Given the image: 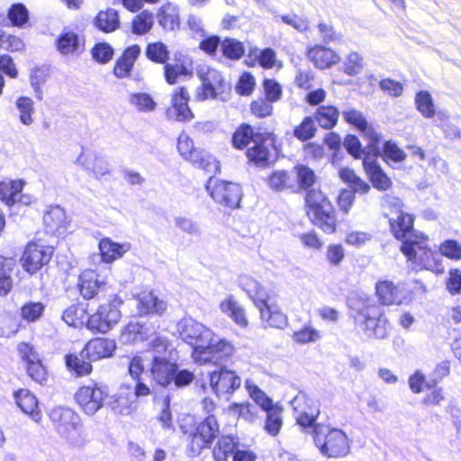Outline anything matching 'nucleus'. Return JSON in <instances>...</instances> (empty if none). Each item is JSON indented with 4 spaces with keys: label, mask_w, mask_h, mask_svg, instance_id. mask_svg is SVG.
Instances as JSON below:
<instances>
[{
    "label": "nucleus",
    "mask_w": 461,
    "mask_h": 461,
    "mask_svg": "<svg viewBox=\"0 0 461 461\" xmlns=\"http://www.w3.org/2000/svg\"><path fill=\"white\" fill-rule=\"evenodd\" d=\"M267 419L265 423L266 431L272 436H276L279 433L282 427V409L274 406L273 408L266 411Z\"/></svg>",
    "instance_id": "47"
},
{
    "label": "nucleus",
    "mask_w": 461,
    "mask_h": 461,
    "mask_svg": "<svg viewBox=\"0 0 461 461\" xmlns=\"http://www.w3.org/2000/svg\"><path fill=\"white\" fill-rule=\"evenodd\" d=\"M153 23V14L148 11H143L133 18L132 32L138 35L147 33L152 28Z\"/></svg>",
    "instance_id": "53"
},
{
    "label": "nucleus",
    "mask_w": 461,
    "mask_h": 461,
    "mask_svg": "<svg viewBox=\"0 0 461 461\" xmlns=\"http://www.w3.org/2000/svg\"><path fill=\"white\" fill-rule=\"evenodd\" d=\"M339 111L332 105H321L314 113V119L320 127L323 129H332L338 122Z\"/></svg>",
    "instance_id": "41"
},
{
    "label": "nucleus",
    "mask_w": 461,
    "mask_h": 461,
    "mask_svg": "<svg viewBox=\"0 0 461 461\" xmlns=\"http://www.w3.org/2000/svg\"><path fill=\"white\" fill-rule=\"evenodd\" d=\"M268 185L272 190L283 192L285 190H296L294 177L285 170L275 171L268 177Z\"/></svg>",
    "instance_id": "42"
},
{
    "label": "nucleus",
    "mask_w": 461,
    "mask_h": 461,
    "mask_svg": "<svg viewBox=\"0 0 461 461\" xmlns=\"http://www.w3.org/2000/svg\"><path fill=\"white\" fill-rule=\"evenodd\" d=\"M307 214L312 221L326 233L336 230V217L333 206L319 190H311L305 197Z\"/></svg>",
    "instance_id": "4"
},
{
    "label": "nucleus",
    "mask_w": 461,
    "mask_h": 461,
    "mask_svg": "<svg viewBox=\"0 0 461 461\" xmlns=\"http://www.w3.org/2000/svg\"><path fill=\"white\" fill-rule=\"evenodd\" d=\"M239 285L259 311L264 327L280 330L286 327L287 316L276 304L268 303L269 293L259 282L251 276H243L240 277Z\"/></svg>",
    "instance_id": "2"
},
{
    "label": "nucleus",
    "mask_w": 461,
    "mask_h": 461,
    "mask_svg": "<svg viewBox=\"0 0 461 461\" xmlns=\"http://www.w3.org/2000/svg\"><path fill=\"white\" fill-rule=\"evenodd\" d=\"M21 358L25 362L30 377L39 384L47 380V371L34 348L27 343L18 346Z\"/></svg>",
    "instance_id": "22"
},
{
    "label": "nucleus",
    "mask_w": 461,
    "mask_h": 461,
    "mask_svg": "<svg viewBox=\"0 0 461 461\" xmlns=\"http://www.w3.org/2000/svg\"><path fill=\"white\" fill-rule=\"evenodd\" d=\"M414 217L400 212L396 220H390L394 237L402 241L400 250L406 258L408 267L413 271L423 269L438 271L433 252L428 246V237L413 230Z\"/></svg>",
    "instance_id": "1"
},
{
    "label": "nucleus",
    "mask_w": 461,
    "mask_h": 461,
    "mask_svg": "<svg viewBox=\"0 0 461 461\" xmlns=\"http://www.w3.org/2000/svg\"><path fill=\"white\" fill-rule=\"evenodd\" d=\"M209 381L212 391L217 395L233 393L241 385V378L225 366L211 372Z\"/></svg>",
    "instance_id": "19"
},
{
    "label": "nucleus",
    "mask_w": 461,
    "mask_h": 461,
    "mask_svg": "<svg viewBox=\"0 0 461 461\" xmlns=\"http://www.w3.org/2000/svg\"><path fill=\"white\" fill-rule=\"evenodd\" d=\"M363 167L373 186L379 191H387L392 186V180L381 168L380 165L370 156L363 158Z\"/></svg>",
    "instance_id": "27"
},
{
    "label": "nucleus",
    "mask_w": 461,
    "mask_h": 461,
    "mask_svg": "<svg viewBox=\"0 0 461 461\" xmlns=\"http://www.w3.org/2000/svg\"><path fill=\"white\" fill-rule=\"evenodd\" d=\"M206 190L215 203L231 209L239 206L242 197L240 185L213 177L209 178Z\"/></svg>",
    "instance_id": "13"
},
{
    "label": "nucleus",
    "mask_w": 461,
    "mask_h": 461,
    "mask_svg": "<svg viewBox=\"0 0 461 461\" xmlns=\"http://www.w3.org/2000/svg\"><path fill=\"white\" fill-rule=\"evenodd\" d=\"M355 320L369 338L382 339L388 334L389 323L382 308L369 300L362 303Z\"/></svg>",
    "instance_id": "6"
},
{
    "label": "nucleus",
    "mask_w": 461,
    "mask_h": 461,
    "mask_svg": "<svg viewBox=\"0 0 461 461\" xmlns=\"http://www.w3.org/2000/svg\"><path fill=\"white\" fill-rule=\"evenodd\" d=\"M113 55V49L106 42H100L92 49V56L99 63H107Z\"/></svg>",
    "instance_id": "63"
},
{
    "label": "nucleus",
    "mask_w": 461,
    "mask_h": 461,
    "mask_svg": "<svg viewBox=\"0 0 461 461\" xmlns=\"http://www.w3.org/2000/svg\"><path fill=\"white\" fill-rule=\"evenodd\" d=\"M439 251L444 257L452 260L461 259V245L454 240H447L439 246Z\"/></svg>",
    "instance_id": "62"
},
{
    "label": "nucleus",
    "mask_w": 461,
    "mask_h": 461,
    "mask_svg": "<svg viewBox=\"0 0 461 461\" xmlns=\"http://www.w3.org/2000/svg\"><path fill=\"white\" fill-rule=\"evenodd\" d=\"M107 396L108 389L104 384L90 381L77 389L75 400L85 414L93 416L103 408Z\"/></svg>",
    "instance_id": "10"
},
{
    "label": "nucleus",
    "mask_w": 461,
    "mask_h": 461,
    "mask_svg": "<svg viewBox=\"0 0 461 461\" xmlns=\"http://www.w3.org/2000/svg\"><path fill=\"white\" fill-rule=\"evenodd\" d=\"M383 153L385 161L392 160L393 162L399 163L402 162L406 158V154L404 151L401 149L395 142L391 140L384 142L383 147Z\"/></svg>",
    "instance_id": "59"
},
{
    "label": "nucleus",
    "mask_w": 461,
    "mask_h": 461,
    "mask_svg": "<svg viewBox=\"0 0 461 461\" xmlns=\"http://www.w3.org/2000/svg\"><path fill=\"white\" fill-rule=\"evenodd\" d=\"M176 331L192 350L207 341L213 331L192 317H184L176 323Z\"/></svg>",
    "instance_id": "14"
},
{
    "label": "nucleus",
    "mask_w": 461,
    "mask_h": 461,
    "mask_svg": "<svg viewBox=\"0 0 461 461\" xmlns=\"http://www.w3.org/2000/svg\"><path fill=\"white\" fill-rule=\"evenodd\" d=\"M106 283L92 269H86L78 276L77 286L84 299H92L104 290Z\"/></svg>",
    "instance_id": "24"
},
{
    "label": "nucleus",
    "mask_w": 461,
    "mask_h": 461,
    "mask_svg": "<svg viewBox=\"0 0 461 461\" xmlns=\"http://www.w3.org/2000/svg\"><path fill=\"white\" fill-rule=\"evenodd\" d=\"M19 408L32 420L38 422L41 418L37 398L27 389H21L14 393Z\"/></svg>",
    "instance_id": "33"
},
{
    "label": "nucleus",
    "mask_w": 461,
    "mask_h": 461,
    "mask_svg": "<svg viewBox=\"0 0 461 461\" xmlns=\"http://www.w3.org/2000/svg\"><path fill=\"white\" fill-rule=\"evenodd\" d=\"M339 176L343 182L347 183L351 189L358 194H367L370 190V185L349 168H341L339 170Z\"/></svg>",
    "instance_id": "46"
},
{
    "label": "nucleus",
    "mask_w": 461,
    "mask_h": 461,
    "mask_svg": "<svg viewBox=\"0 0 461 461\" xmlns=\"http://www.w3.org/2000/svg\"><path fill=\"white\" fill-rule=\"evenodd\" d=\"M177 149L185 160L190 161L194 166L204 169L208 173L215 174L219 172L220 164L215 158L205 150L195 149L193 140L185 132L178 136Z\"/></svg>",
    "instance_id": "11"
},
{
    "label": "nucleus",
    "mask_w": 461,
    "mask_h": 461,
    "mask_svg": "<svg viewBox=\"0 0 461 461\" xmlns=\"http://www.w3.org/2000/svg\"><path fill=\"white\" fill-rule=\"evenodd\" d=\"M196 75L202 82V92L199 94L202 99L226 100L230 86L219 70L206 64H200L196 68Z\"/></svg>",
    "instance_id": "9"
},
{
    "label": "nucleus",
    "mask_w": 461,
    "mask_h": 461,
    "mask_svg": "<svg viewBox=\"0 0 461 461\" xmlns=\"http://www.w3.org/2000/svg\"><path fill=\"white\" fill-rule=\"evenodd\" d=\"M98 247L102 260L104 263H112L129 251L131 244L117 243L108 238H104L100 240Z\"/></svg>",
    "instance_id": "34"
},
{
    "label": "nucleus",
    "mask_w": 461,
    "mask_h": 461,
    "mask_svg": "<svg viewBox=\"0 0 461 461\" xmlns=\"http://www.w3.org/2000/svg\"><path fill=\"white\" fill-rule=\"evenodd\" d=\"M148 339L147 328L138 321H130L122 330L121 340L124 344Z\"/></svg>",
    "instance_id": "37"
},
{
    "label": "nucleus",
    "mask_w": 461,
    "mask_h": 461,
    "mask_svg": "<svg viewBox=\"0 0 461 461\" xmlns=\"http://www.w3.org/2000/svg\"><path fill=\"white\" fill-rule=\"evenodd\" d=\"M86 354L83 349L77 354H67L65 356V364L69 372L73 373L77 377L88 375L91 374L93 367L92 361H86Z\"/></svg>",
    "instance_id": "36"
},
{
    "label": "nucleus",
    "mask_w": 461,
    "mask_h": 461,
    "mask_svg": "<svg viewBox=\"0 0 461 461\" xmlns=\"http://www.w3.org/2000/svg\"><path fill=\"white\" fill-rule=\"evenodd\" d=\"M172 384L176 388H184L193 383L195 378L194 373L188 369H179L177 364L175 366L174 375H172Z\"/></svg>",
    "instance_id": "58"
},
{
    "label": "nucleus",
    "mask_w": 461,
    "mask_h": 461,
    "mask_svg": "<svg viewBox=\"0 0 461 461\" xmlns=\"http://www.w3.org/2000/svg\"><path fill=\"white\" fill-rule=\"evenodd\" d=\"M362 58L357 52L349 53L344 61V71L348 76H355L363 68Z\"/></svg>",
    "instance_id": "64"
},
{
    "label": "nucleus",
    "mask_w": 461,
    "mask_h": 461,
    "mask_svg": "<svg viewBox=\"0 0 461 461\" xmlns=\"http://www.w3.org/2000/svg\"><path fill=\"white\" fill-rule=\"evenodd\" d=\"M215 461H255L256 455L248 449H238L230 436H222L212 450Z\"/></svg>",
    "instance_id": "16"
},
{
    "label": "nucleus",
    "mask_w": 461,
    "mask_h": 461,
    "mask_svg": "<svg viewBox=\"0 0 461 461\" xmlns=\"http://www.w3.org/2000/svg\"><path fill=\"white\" fill-rule=\"evenodd\" d=\"M116 349V343L106 338H95L88 341L83 348L87 360L96 361L102 358L110 357Z\"/></svg>",
    "instance_id": "25"
},
{
    "label": "nucleus",
    "mask_w": 461,
    "mask_h": 461,
    "mask_svg": "<svg viewBox=\"0 0 461 461\" xmlns=\"http://www.w3.org/2000/svg\"><path fill=\"white\" fill-rule=\"evenodd\" d=\"M342 115L348 124L355 126L363 134V136L367 139V149L370 153H374L375 155L379 154L381 135L372 125L368 124L364 114L360 111L350 107L344 110L342 112Z\"/></svg>",
    "instance_id": "15"
},
{
    "label": "nucleus",
    "mask_w": 461,
    "mask_h": 461,
    "mask_svg": "<svg viewBox=\"0 0 461 461\" xmlns=\"http://www.w3.org/2000/svg\"><path fill=\"white\" fill-rule=\"evenodd\" d=\"M176 363L170 362L167 358L152 353L149 367L152 380L162 387H167L172 384V375H174Z\"/></svg>",
    "instance_id": "23"
},
{
    "label": "nucleus",
    "mask_w": 461,
    "mask_h": 461,
    "mask_svg": "<svg viewBox=\"0 0 461 461\" xmlns=\"http://www.w3.org/2000/svg\"><path fill=\"white\" fill-rule=\"evenodd\" d=\"M189 95L185 87L180 86L174 90L171 96V106L167 109L168 120L176 122H189L194 113L188 106Z\"/></svg>",
    "instance_id": "21"
},
{
    "label": "nucleus",
    "mask_w": 461,
    "mask_h": 461,
    "mask_svg": "<svg viewBox=\"0 0 461 461\" xmlns=\"http://www.w3.org/2000/svg\"><path fill=\"white\" fill-rule=\"evenodd\" d=\"M7 15L12 25L15 27L22 28L29 21V11L21 3L12 5Z\"/></svg>",
    "instance_id": "52"
},
{
    "label": "nucleus",
    "mask_w": 461,
    "mask_h": 461,
    "mask_svg": "<svg viewBox=\"0 0 461 461\" xmlns=\"http://www.w3.org/2000/svg\"><path fill=\"white\" fill-rule=\"evenodd\" d=\"M309 59L321 69L328 68L339 61V56L331 49L315 45L307 52Z\"/></svg>",
    "instance_id": "30"
},
{
    "label": "nucleus",
    "mask_w": 461,
    "mask_h": 461,
    "mask_svg": "<svg viewBox=\"0 0 461 461\" xmlns=\"http://www.w3.org/2000/svg\"><path fill=\"white\" fill-rule=\"evenodd\" d=\"M169 52L163 42L149 43L146 49V56L149 59L164 64L168 59Z\"/></svg>",
    "instance_id": "56"
},
{
    "label": "nucleus",
    "mask_w": 461,
    "mask_h": 461,
    "mask_svg": "<svg viewBox=\"0 0 461 461\" xmlns=\"http://www.w3.org/2000/svg\"><path fill=\"white\" fill-rule=\"evenodd\" d=\"M221 50L225 57L230 59H239L244 54L242 42L235 39H225L221 44Z\"/></svg>",
    "instance_id": "57"
},
{
    "label": "nucleus",
    "mask_w": 461,
    "mask_h": 461,
    "mask_svg": "<svg viewBox=\"0 0 461 461\" xmlns=\"http://www.w3.org/2000/svg\"><path fill=\"white\" fill-rule=\"evenodd\" d=\"M316 126L313 118L306 116L294 130V136L301 141H306L315 136Z\"/></svg>",
    "instance_id": "54"
},
{
    "label": "nucleus",
    "mask_w": 461,
    "mask_h": 461,
    "mask_svg": "<svg viewBox=\"0 0 461 461\" xmlns=\"http://www.w3.org/2000/svg\"><path fill=\"white\" fill-rule=\"evenodd\" d=\"M128 102L131 107L140 113H150L153 112L157 107V103L148 93H129Z\"/></svg>",
    "instance_id": "39"
},
{
    "label": "nucleus",
    "mask_w": 461,
    "mask_h": 461,
    "mask_svg": "<svg viewBox=\"0 0 461 461\" xmlns=\"http://www.w3.org/2000/svg\"><path fill=\"white\" fill-rule=\"evenodd\" d=\"M290 403L297 423L303 427L312 426L319 416L318 405L303 392H299Z\"/></svg>",
    "instance_id": "18"
},
{
    "label": "nucleus",
    "mask_w": 461,
    "mask_h": 461,
    "mask_svg": "<svg viewBox=\"0 0 461 461\" xmlns=\"http://www.w3.org/2000/svg\"><path fill=\"white\" fill-rule=\"evenodd\" d=\"M376 294L381 303L384 305H401L410 303V294L404 290L402 282L394 284L384 280L376 283Z\"/></svg>",
    "instance_id": "20"
},
{
    "label": "nucleus",
    "mask_w": 461,
    "mask_h": 461,
    "mask_svg": "<svg viewBox=\"0 0 461 461\" xmlns=\"http://www.w3.org/2000/svg\"><path fill=\"white\" fill-rule=\"evenodd\" d=\"M339 176L343 182L347 183L351 189L358 194H367L370 190V185L349 168H341L339 170Z\"/></svg>",
    "instance_id": "45"
},
{
    "label": "nucleus",
    "mask_w": 461,
    "mask_h": 461,
    "mask_svg": "<svg viewBox=\"0 0 461 461\" xmlns=\"http://www.w3.org/2000/svg\"><path fill=\"white\" fill-rule=\"evenodd\" d=\"M180 429L186 437V451L189 456L194 457L204 448H209L219 434V424L213 415H208L197 426L192 428L181 424Z\"/></svg>",
    "instance_id": "3"
},
{
    "label": "nucleus",
    "mask_w": 461,
    "mask_h": 461,
    "mask_svg": "<svg viewBox=\"0 0 461 461\" xmlns=\"http://www.w3.org/2000/svg\"><path fill=\"white\" fill-rule=\"evenodd\" d=\"M415 104L418 111L425 118H432L435 114L432 97L428 91H420L415 97Z\"/></svg>",
    "instance_id": "51"
},
{
    "label": "nucleus",
    "mask_w": 461,
    "mask_h": 461,
    "mask_svg": "<svg viewBox=\"0 0 461 461\" xmlns=\"http://www.w3.org/2000/svg\"><path fill=\"white\" fill-rule=\"evenodd\" d=\"M22 181H8L0 183V199L8 206L16 203L18 196L23 190Z\"/></svg>",
    "instance_id": "43"
},
{
    "label": "nucleus",
    "mask_w": 461,
    "mask_h": 461,
    "mask_svg": "<svg viewBox=\"0 0 461 461\" xmlns=\"http://www.w3.org/2000/svg\"><path fill=\"white\" fill-rule=\"evenodd\" d=\"M50 419L59 433L68 438L72 444L79 445V435L82 424L81 419L72 409L59 406L50 412Z\"/></svg>",
    "instance_id": "12"
},
{
    "label": "nucleus",
    "mask_w": 461,
    "mask_h": 461,
    "mask_svg": "<svg viewBox=\"0 0 461 461\" xmlns=\"http://www.w3.org/2000/svg\"><path fill=\"white\" fill-rule=\"evenodd\" d=\"M252 136L253 131L249 125L240 126L233 134V146L238 149H243L252 140Z\"/></svg>",
    "instance_id": "61"
},
{
    "label": "nucleus",
    "mask_w": 461,
    "mask_h": 461,
    "mask_svg": "<svg viewBox=\"0 0 461 461\" xmlns=\"http://www.w3.org/2000/svg\"><path fill=\"white\" fill-rule=\"evenodd\" d=\"M43 222L49 233L64 234L67 230V215L59 205H52L47 209L43 215Z\"/></svg>",
    "instance_id": "28"
},
{
    "label": "nucleus",
    "mask_w": 461,
    "mask_h": 461,
    "mask_svg": "<svg viewBox=\"0 0 461 461\" xmlns=\"http://www.w3.org/2000/svg\"><path fill=\"white\" fill-rule=\"evenodd\" d=\"M122 304V301L116 296L100 304L97 310L89 315L86 328L93 333H107L120 321Z\"/></svg>",
    "instance_id": "8"
},
{
    "label": "nucleus",
    "mask_w": 461,
    "mask_h": 461,
    "mask_svg": "<svg viewBox=\"0 0 461 461\" xmlns=\"http://www.w3.org/2000/svg\"><path fill=\"white\" fill-rule=\"evenodd\" d=\"M247 157L255 164H265L268 160L269 151L264 143H256L247 150Z\"/></svg>",
    "instance_id": "60"
},
{
    "label": "nucleus",
    "mask_w": 461,
    "mask_h": 461,
    "mask_svg": "<svg viewBox=\"0 0 461 461\" xmlns=\"http://www.w3.org/2000/svg\"><path fill=\"white\" fill-rule=\"evenodd\" d=\"M233 350L234 347L230 341L219 339L213 332L207 341L192 350L191 357L198 366H218L230 357Z\"/></svg>",
    "instance_id": "5"
},
{
    "label": "nucleus",
    "mask_w": 461,
    "mask_h": 461,
    "mask_svg": "<svg viewBox=\"0 0 461 461\" xmlns=\"http://www.w3.org/2000/svg\"><path fill=\"white\" fill-rule=\"evenodd\" d=\"M219 307L221 312L228 315L237 325L241 328L248 327L249 321L245 309L239 303L234 295L229 294L221 302Z\"/></svg>",
    "instance_id": "32"
},
{
    "label": "nucleus",
    "mask_w": 461,
    "mask_h": 461,
    "mask_svg": "<svg viewBox=\"0 0 461 461\" xmlns=\"http://www.w3.org/2000/svg\"><path fill=\"white\" fill-rule=\"evenodd\" d=\"M119 24L118 13L112 8L99 12L95 19V25L104 32L115 31L119 27Z\"/></svg>",
    "instance_id": "40"
},
{
    "label": "nucleus",
    "mask_w": 461,
    "mask_h": 461,
    "mask_svg": "<svg viewBox=\"0 0 461 461\" xmlns=\"http://www.w3.org/2000/svg\"><path fill=\"white\" fill-rule=\"evenodd\" d=\"M140 53V48L138 45L127 48L114 66V76L118 78L128 77Z\"/></svg>",
    "instance_id": "35"
},
{
    "label": "nucleus",
    "mask_w": 461,
    "mask_h": 461,
    "mask_svg": "<svg viewBox=\"0 0 461 461\" xmlns=\"http://www.w3.org/2000/svg\"><path fill=\"white\" fill-rule=\"evenodd\" d=\"M136 307L140 315H162L167 309V303L153 292H142L135 298Z\"/></svg>",
    "instance_id": "26"
},
{
    "label": "nucleus",
    "mask_w": 461,
    "mask_h": 461,
    "mask_svg": "<svg viewBox=\"0 0 461 461\" xmlns=\"http://www.w3.org/2000/svg\"><path fill=\"white\" fill-rule=\"evenodd\" d=\"M34 103L29 97H19L16 101V107L19 112L20 121L24 125H31L33 122Z\"/></svg>",
    "instance_id": "55"
},
{
    "label": "nucleus",
    "mask_w": 461,
    "mask_h": 461,
    "mask_svg": "<svg viewBox=\"0 0 461 461\" xmlns=\"http://www.w3.org/2000/svg\"><path fill=\"white\" fill-rule=\"evenodd\" d=\"M294 171L297 178L296 189H308L314 185L316 176L312 168L305 165H298L294 167Z\"/></svg>",
    "instance_id": "50"
},
{
    "label": "nucleus",
    "mask_w": 461,
    "mask_h": 461,
    "mask_svg": "<svg viewBox=\"0 0 461 461\" xmlns=\"http://www.w3.org/2000/svg\"><path fill=\"white\" fill-rule=\"evenodd\" d=\"M77 162L86 170L92 172L96 177L103 176L110 171L108 163L90 150H82L77 158Z\"/></svg>",
    "instance_id": "31"
},
{
    "label": "nucleus",
    "mask_w": 461,
    "mask_h": 461,
    "mask_svg": "<svg viewBox=\"0 0 461 461\" xmlns=\"http://www.w3.org/2000/svg\"><path fill=\"white\" fill-rule=\"evenodd\" d=\"M83 46L84 38L69 30H64L56 39L57 50L63 56L77 55Z\"/></svg>",
    "instance_id": "29"
},
{
    "label": "nucleus",
    "mask_w": 461,
    "mask_h": 461,
    "mask_svg": "<svg viewBox=\"0 0 461 461\" xmlns=\"http://www.w3.org/2000/svg\"><path fill=\"white\" fill-rule=\"evenodd\" d=\"M293 339L299 344L315 343L321 339V331L313 328L311 324H305L302 329L293 334Z\"/></svg>",
    "instance_id": "49"
},
{
    "label": "nucleus",
    "mask_w": 461,
    "mask_h": 461,
    "mask_svg": "<svg viewBox=\"0 0 461 461\" xmlns=\"http://www.w3.org/2000/svg\"><path fill=\"white\" fill-rule=\"evenodd\" d=\"M152 353L146 355H137L131 358L128 366V371L133 380L141 379V375L145 371V366L149 362L151 363Z\"/></svg>",
    "instance_id": "48"
},
{
    "label": "nucleus",
    "mask_w": 461,
    "mask_h": 461,
    "mask_svg": "<svg viewBox=\"0 0 461 461\" xmlns=\"http://www.w3.org/2000/svg\"><path fill=\"white\" fill-rule=\"evenodd\" d=\"M158 22L164 30L173 31L179 26V14L176 6L167 4L158 13Z\"/></svg>",
    "instance_id": "38"
},
{
    "label": "nucleus",
    "mask_w": 461,
    "mask_h": 461,
    "mask_svg": "<svg viewBox=\"0 0 461 461\" xmlns=\"http://www.w3.org/2000/svg\"><path fill=\"white\" fill-rule=\"evenodd\" d=\"M52 253V247L35 242L29 243L22 257V264L24 270L30 274L36 273L44 265L49 263Z\"/></svg>",
    "instance_id": "17"
},
{
    "label": "nucleus",
    "mask_w": 461,
    "mask_h": 461,
    "mask_svg": "<svg viewBox=\"0 0 461 461\" xmlns=\"http://www.w3.org/2000/svg\"><path fill=\"white\" fill-rule=\"evenodd\" d=\"M313 432L315 445L323 455L339 457L349 452L348 440L342 430L319 424L315 426Z\"/></svg>",
    "instance_id": "7"
},
{
    "label": "nucleus",
    "mask_w": 461,
    "mask_h": 461,
    "mask_svg": "<svg viewBox=\"0 0 461 461\" xmlns=\"http://www.w3.org/2000/svg\"><path fill=\"white\" fill-rule=\"evenodd\" d=\"M245 388L249 397L258 405L263 411H267L273 408V401L263 392L252 380L247 379L245 382Z\"/></svg>",
    "instance_id": "44"
}]
</instances>
